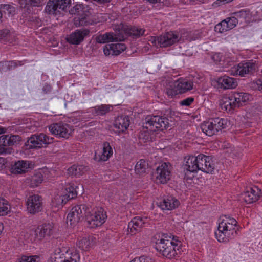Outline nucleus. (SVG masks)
<instances>
[{
  "label": "nucleus",
  "mask_w": 262,
  "mask_h": 262,
  "mask_svg": "<svg viewBox=\"0 0 262 262\" xmlns=\"http://www.w3.org/2000/svg\"><path fill=\"white\" fill-rule=\"evenodd\" d=\"M136 262H154V260L150 257L142 256L134 259Z\"/></svg>",
  "instance_id": "8fccbe9b"
},
{
  "label": "nucleus",
  "mask_w": 262,
  "mask_h": 262,
  "mask_svg": "<svg viewBox=\"0 0 262 262\" xmlns=\"http://www.w3.org/2000/svg\"><path fill=\"white\" fill-rule=\"evenodd\" d=\"M5 159L0 157V170L3 169L5 166Z\"/></svg>",
  "instance_id": "13d9d810"
},
{
  "label": "nucleus",
  "mask_w": 262,
  "mask_h": 262,
  "mask_svg": "<svg viewBox=\"0 0 262 262\" xmlns=\"http://www.w3.org/2000/svg\"><path fill=\"white\" fill-rule=\"evenodd\" d=\"M176 86V84L175 82L169 85V87L167 88L166 89V93L167 95L170 98H173V97L177 96L179 94H181L178 88Z\"/></svg>",
  "instance_id": "58836bf2"
},
{
  "label": "nucleus",
  "mask_w": 262,
  "mask_h": 262,
  "mask_svg": "<svg viewBox=\"0 0 262 262\" xmlns=\"http://www.w3.org/2000/svg\"><path fill=\"white\" fill-rule=\"evenodd\" d=\"M229 30L228 27V23L224 19L221 23L216 25L214 27V31L219 33H223Z\"/></svg>",
  "instance_id": "37998d69"
},
{
  "label": "nucleus",
  "mask_w": 262,
  "mask_h": 262,
  "mask_svg": "<svg viewBox=\"0 0 262 262\" xmlns=\"http://www.w3.org/2000/svg\"><path fill=\"white\" fill-rule=\"evenodd\" d=\"M9 63L7 61L0 62L1 70L2 72H6L9 71L7 67V64Z\"/></svg>",
  "instance_id": "4d7b16f0"
},
{
  "label": "nucleus",
  "mask_w": 262,
  "mask_h": 262,
  "mask_svg": "<svg viewBox=\"0 0 262 262\" xmlns=\"http://www.w3.org/2000/svg\"><path fill=\"white\" fill-rule=\"evenodd\" d=\"M113 108L112 106L106 104H102L93 107L92 113L97 116H102L110 112Z\"/></svg>",
  "instance_id": "c756f323"
},
{
  "label": "nucleus",
  "mask_w": 262,
  "mask_h": 262,
  "mask_svg": "<svg viewBox=\"0 0 262 262\" xmlns=\"http://www.w3.org/2000/svg\"><path fill=\"white\" fill-rule=\"evenodd\" d=\"M39 259L38 256H22L19 259L18 262H38Z\"/></svg>",
  "instance_id": "49530a36"
},
{
  "label": "nucleus",
  "mask_w": 262,
  "mask_h": 262,
  "mask_svg": "<svg viewBox=\"0 0 262 262\" xmlns=\"http://www.w3.org/2000/svg\"><path fill=\"white\" fill-rule=\"evenodd\" d=\"M130 124L128 116L122 115L117 117L114 123V126L118 133L123 132L127 129Z\"/></svg>",
  "instance_id": "b1692460"
},
{
  "label": "nucleus",
  "mask_w": 262,
  "mask_h": 262,
  "mask_svg": "<svg viewBox=\"0 0 262 262\" xmlns=\"http://www.w3.org/2000/svg\"><path fill=\"white\" fill-rule=\"evenodd\" d=\"M49 129L53 135L58 136L60 137H66V128L61 123L51 125L49 127Z\"/></svg>",
  "instance_id": "cd10ccee"
},
{
  "label": "nucleus",
  "mask_w": 262,
  "mask_h": 262,
  "mask_svg": "<svg viewBox=\"0 0 262 262\" xmlns=\"http://www.w3.org/2000/svg\"><path fill=\"white\" fill-rule=\"evenodd\" d=\"M7 62L9 63L7 64V67L8 69H9V71L12 70V67L11 66V61H7Z\"/></svg>",
  "instance_id": "052dcab7"
},
{
  "label": "nucleus",
  "mask_w": 262,
  "mask_h": 262,
  "mask_svg": "<svg viewBox=\"0 0 262 262\" xmlns=\"http://www.w3.org/2000/svg\"><path fill=\"white\" fill-rule=\"evenodd\" d=\"M182 167L186 175L189 172L194 173L199 170L212 174L215 169V164L211 157L199 154L198 156L185 157Z\"/></svg>",
  "instance_id": "f03ea898"
},
{
  "label": "nucleus",
  "mask_w": 262,
  "mask_h": 262,
  "mask_svg": "<svg viewBox=\"0 0 262 262\" xmlns=\"http://www.w3.org/2000/svg\"><path fill=\"white\" fill-rule=\"evenodd\" d=\"M52 91V86L50 84L46 83L45 84H43L42 88L41 94L42 95H48L51 93Z\"/></svg>",
  "instance_id": "de8ad7c7"
},
{
  "label": "nucleus",
  "mask_w": 262,
  "mask_h": 262,
  "mask_svg": "<svg viewBox=\"0 0 262 262\" xmlns=\"http://www.w3.org/2000/svg\"><path fill=\"white\" fill-rule=\"evenodd\" d=\"M182 39V36L177 32H166L160 36L155 37L152 42L159 45L160 47H167L174 45Z\"/></svg>",
  "instance_id": "9b49d317"
},
{
  "label": "nucleus",
  "mask_w": 262,
  "mask_h": 262,
  "mask_svg": "<svg viewBox=\"0 0 262 262\" xmlns=\"http://www.w3.org/2000/svg\"><path fill=\"white\" fill-rule=\"evenodd\" d=\"M260 190L257 187L250 188L249 190L244 192L242 198L247 204H251L257 201L261 195Z\"/></svg>",
  "instance_id": "a211bd4d"
},
{
  "label": "nucleus",
  "mask_w": 262,
  "mask_h": 262,
  "mask_svg": "<svg viewBox=\"0 0 262 262\" xmlns=\"http://www.w3.org/2000/svg\"><path fill=\"white\" fill-rule=\"evenodd\" d=\"M170 165L169 163H163L157 167L153 176L157 183L166 184L170 178Z\"/></svg>",
  "instance_id": "ddd939ff"
},
{
  "label": "nucleus",
  "mask_w": 262,
  "mask_h": 262,
  "mask_svg": "<svg viewBox=\"0 0 262 262\" xmlns=\"http://www.w3.org/2000/svg\"><path fill=\"white\" fill-rule=\"evenodd\" d=\"M27 209L32 214L40 212L42 209V197L38 194L29 196L27 201Z\"/></svg>",
  "instance_id": "2eb2a0df"
},
{
  "label": "nucleus",
  "mask_w": 262,
  "mask_h": 262,
  "mask_svg": "<svg viewBox=\"0 0 262 262\" xmlns=\"http://www.w3.org/2000/svg\"><path fill=\"white\" fill-rule=\"evenodd\" d=\"M225 20L228 23V27L229 30H231L234 28L237 25L238 22L237 18L234 15L231 17L227 18Z\"/></svg>",
  "instance_id": "a18cd8bd"
},
{
  "label": "nucleus",
  "mask_w": 262,
  "mask_h": 262,
  "mask_svg": "<svg viewBox=\"0 0 262 262\" xmlns=\"http://www.w3.org/2000/svg\"><path fill=\"white\" fill-rule=\"evenodd\" d=\"M67 262H77L79 259V255L76 250H67Z\"/></svg>",
  "instance_id": "e433bc0d"
},
{
  "label": "nucleus",
  "mask_w": 262,
  "mask_h": 262,
  "mask_svg": "<svg viewBox=\"0 0 262 262\" xmlns=\"http://www.w3.org/2000/svg\"><path fill=\"white\" fill-rule=\"evenodd\" d=\"M21 141V137L18 135H9L8 137V146L16 145Z\"/></svg>",
  "instance_id": "c03bdc74"
},
{
  "label": "nucleus",
  "mask_w": 262,
  "mask_h": 262,
  "mask_svg": "<svg viewBox=\"0 0 262 262\" xmlns=\"http://www.w3.org/2000/svg\"><path fill=\"white\" fill-rule=\"evenodd\" d=\"M250 97L248 93L236 92L229 97L223 98L220 104L222 110L232 112L234 108L239 107L248 101Z\"/></svg>",
  "instance_id": "0eeeda50"
},
{
  "label": "nucleus",
  "mask_w": 262,
  "mask_h": 262,
  "mask_svg": "<svg viewBox=\"0 0 262 262\" xmlns=\"http://www.w3.org/2000/svg\"><path fill=\"white\" fill-rule=\"evenodd\" d=\"M95 40H96V42L99 43H107L104 34H99V35H97L95 38Z\"/></svg>",
  "instance_id": "5fc2aeb1"
},
{
  "label": "nucleus",
  "mask_w": 262,
  "mask_h": 262,
  "mask_svg": "<svg viewBox=\"0 0 262 262\" xmlns=\"http://www.w3.org/2000/svg\"><path fill=\"white\" fill-rule=\"evenodd\" d=\"M53 226L52 224L45 223L39 225L35 230V235L39 240L50 236L53 233Z\"/></svg>",
  "instance_id": "412c9836"
},
{
  "label": "nucleus",
  "mask_w": 262,
  "mask_h": 262,
  "mask_svg": "<svg viewBox=\"0 0 262 262\" xmlns=\"http://www.w3.org/2000/svg\"><path fill=\"white\" fill-rule=\"evenodd\" d=\"M160 2L161 0H149V2L152 4L160 3Z\"/></svg>",
  "instance_id": "e2e57ef3"
},
{
  "label": "nucleus",
  "mask_w": 262,
  "mask_h": 262,
  "mask_svg": "<svg viewBox=\"0 0 262 262\" xmlns=\"http://www.w3.org/2000/svg\"><path fill=\"white\" fill-rule=\"evenodd\" d=\"M43 181V176L41 173H37L32 176L31 179V186L32 187L38 186Z\"/></svg>",
  "instance_id": "4c0bfd02"
},
{
  "label": "nucleus",
  "mask_w": 262,
  "mask_h": 262,
  "mask_svg": "<svg viewBox=\"0 0 262 262\" xmlns=\"http://www.w3.org/2000/svg\"><path fill=\"white\" fill-rule=\"evenodd\" d=\"M233 15L237 17L238 20V19L246 20L249 19L251 15L249 9H242L239 11L233 13Z\"/></svg>",
  "instance_id": "f704fd0d"
},
{
  "label": "nucleus",
  "mask_w": 262,
  "mask_h": 262,
  "mask_svg": "<svg viewBox=\"0 0 262 262\" xmlns=\"http://www.w3.org/2000/svg\"><path fill=\"white\" fill-rule=\"evenodd\" d=\"M83 215L86 216L88 226L90 228L101 226L105 223L107 217L106 211L102 208H97L91 213L90 208L85 204H81L72 208L67 216V220L69 221L71 227L72 228Z\"/></svg>",
  "instance_id": "f257e3e1"
},
{
  "label": "nucleus",
  "mask_w": 262,
  "mask_h": 262,
  "mask_svg": "<svg viewBox=\"0 0 262 262\" xmlns=\"http://www.w3.org/2000/svg\"><path fill=\"white\" fill-rule=\"evenodd\" d=\"M103 52L105 55H113V49L111 44L106 45L103 47Z\"/></svg>",
  "instance_id": "603ef678"
},
{
  "label": "nucleus",
  "mask_w": 262,
  "mask_h": 262,
  "mask_svg": "<svg viewBox=\"0 0 262 262\" xmlns=\"http://www.w3.org/2000/svg\"><path fill=\"white\" fill-rule=\"evenodd\" d=\"M33 165L32 163L29 161L18 160L12 163L10 171L14 174L25 173L31 169Z\"/></svg>",
  "instance_id": "dca6fc26"
},
{
  "label": "nucleus",
  "mask_w": 262,
  "mask_h": 262,
  "mask_svg": "<svg viewBox=\"0 0 262 262\" xmlns=\"http://www.w3.org/2000/svg\"><path fill=\"white\" fill-rule=\"evenodd\" d=\"M6 132V129L3 127L0 126V135Z\"/></svg>",
  "instance_id": "680f3d73"
},
{
  "label": "nucleus",
  "mask_w": 262,
  "mask_h": 262,
  "mask_svg": "<svg viewBox=\"0 0 262 262\" xmlns=\"http://www.w3.org/2000/svg\"><path fill=\"white\" fill-rule=\"evenodd\" d=\"M53 138L49 137L43 133L32 135L25 143L26 149H38L46 147L53 142Z\"/></svg>",
  "instance_id": "1a4fd4ad"
},
{
  "label": "nucleus",
  "mask_w": 262,
  "mask_h": 262,
  "mask_svg": "<svg viewBox=\"0 0 262 262\" xmlns=\"http://www.w3.org/2000/svg\"><path fill=\"white\" fill-rule=\"evenodd\" d=\"M4 229L3 224L2 222H0V234L2 232V231Z\"/></svg>",
  "instance_id": "0e129e2a"
},
{
  "label": "nucleus",
  "mask_w": 262,
  "mask_h": 262,
  "mask_svg": "<svg viewBox=\"0 0 262 262\" xmlns=\"http://www.w3.org/2000/svg\"><path fill=\"white\" fill-rule=\"evenodd\" d=\"M237 222L234 218L224 215L220 219L217 231L215 232L217 239L219 242H226L234 238L237 234L235 227Z\"/></svg>",
  "instance_id": "20e7f679"
},
{
  "label": "nucleus",
  "mask_w": 262,
  "mask_h": 262,
  "mask_svg": "<svg viewBox=\"0 0 262 262\" xmlns=\"http://www.w3.org/2000/svg\"><path fill=\"white\" fill-rule=\"evenodd\" d=\"M169 125V120L165 117L149 115L147 116L143 122V129L145 132H155L157 130L163 131L166 129Z\"/></svg>",
  "instance_id": "6e6552de"
},
{
  "label": "nucleus",
  "mask_w": 262,
  "mask_h": 262,
  "mask_svg": "<svg viewBox=\"0 0 262 262\" xmlns=\"http://www.w3.org/2000/svg\"><path fill=\"white\" fill-rule=\"evenodd\" d=\"M26 5L31 7H39L41 5L40 0H25Z\"/></svg>",
  "instance_id": "09e8293b"
},
{
  "label": "nucleus",
  "mask_w": 262,
  "mask_h": 262,
  "mask_svg": "<svg viewBox=\"0 0 262 262\" xmlns=\"http://www.w3.org/2000/svg\"><path fill=\"white\" fill-rule=\"evenodd\" d=\"M0 39L11 43H12L15 41L14 35L7 29L0 30Z\"/></svg>",
  "instance_id": "473e14b6"
},
{
  "label": "nucleus",
  "mask_w": 262,
  "mask_h": 262,
  "mask_svg": "<svg viewBox=\"0 0 262 262\" xmlns=\"http://www.w3.org/2000/svg\"><path fill=\"white\" fill-rule=\"evenodd\" d=\"M155 247L164 256L169 259L181 254L182 251L181 242L178 240L174 241L167 234H163L160 239L157 240Z\"/></svg>",
  "instance_id": "7ed1b4c3"
},
{
  "label": "nucleus",
  "mask_w": 262,
  "mask_h": 262,
  "mask_svg": "<svg viewBox=\"0 0 262 262\" xmlns=\"http://www.w3.org/2000/svg\"><path fill=\"white\" fill-rule=\"evenodd\" d=\"M66 10V0H49L45 8V12L51 15L63 16Z\"/></svg>",
  "instance_id": "f8f14e48"
},
{
  "label": "nucleus",
  "mask_w": 262,
  "mask_h": 262,
  "mask_svg": "<svg viewBox=\"0 0 262 262\" xmlns=\"http://www.w3.org/2000/svg\"><path fill=\"white\" fill-rule=\"evenodd\" d=\"M194 101V98L192 97H188L180 102L181 106H189Z\"/></svg>",
  "instance_id": "3c124183"
},
{
  "label": "nucleus",
  "mask_w": 262,
  "mask_h": 262,
  "mask_svg": "<svg viewBox=\"0 0 262 262\" xmlns=\"http://www.w3.org/2000/svg\"><path fill=\"white\" fill-rule=\"evenodd\" d=\"M258 71L257 62L253 60H249L240 62L237 66L233 67L230 72L233 75L246 77L247 75H253Z\"/></svg>",
  "instance_id": "9d476101"
},
{
  "label": "nucleus",
  "mask_w": 262,
  "mask_h": 262,
  "mask_svg": "<svg viewBox=\"0 0 262 262\" xmlns=\"http://www.w3.org/2000/svg\"><path fill=\"white\" fill-rule=\"evenodd\" d=\"M11 205L9 202L0 196V216L7 215L11 211Z\"/></svg>",
  "instance_id": "7c9ffc66"
},
{
  "label": "nucleus",
  "mask_w": 262,
  "mask_h": 262,
  "mask_svg": "<svg viewBox=\"0 0 262 262\" xmlns=\"http://www.w3.org/2000/svg\"><path fill=\"white\" fill-rule=\"evenodd\" d=\"M90 33L88 29L77 30L67 37V41L73 45H79L84 39V37Z\"/></svg>",
  "instance_id": "6ab92c4d"
},
{
  "label": "nucleus",
  "mask_w": 262,
  "mask_h": 262,
  "mask_svg": "<svg viewBox=\"0 0 262 262\" xmlns=\"http://www.w3.org/2000/svg\"><path fill=\"white\" fill-rule=\"evenodd\" d=\"M159 206L163 210H172L180 205V202L176 198L168 195L164 198L162 201L157 203Z\"/></svg>",
  "instance_id": "f3484780"
},
{
  "label": "nucleus",
  "mask_w": 262,
  "mask_h": 262,
  "mask_svg": "<svg viewBox=\"0 0 262 262\" xmlns=\"http://www.w3.org/2000/svg\"><path fill=\"white\" fill-rule=\"evenodd\" d=\"M8 135L0 136V147H4L3 150L5 153L10 154L12 152V149L5 147L8 146Z\"/></svg>",
  "instance_id": "ea45409f"
},
{
  "label": "nucleus",
  "mask_w": 262,
  "mask_h": 262,
  "mask_svg": "<svg viewBox=\"0 0 262 262\" xmlns=\"http://www.w3.org/2000/svg\"><path fill=\"white\" fill-rule=\"evenodd\" d=\"M219 88L223 89H234L237 86L236 79L227 76L219 77L217 80Z\"/></svg>",
  "instance_id": "4be33fe9"
},
{
  "label": "nucleus",
  "mask_w": 262,
  "mask_h": 262,
  "mask_svg": "<svg viewBox=\"0 0 262 262\" xmlns=\"http://www.w3.org/2000/svg\"><path fill=\"white\" fill-rule=\"evenodd\" d=\"M0 8L2 9V12L7 14L9 16H12L15 14V8L9 4H1Z\"/></svg>",
  "instance_id": "a19ab883"
},
{
  "label": "nucleus",
  "mask_w": 262,
  "mask_h": 262,
  "mask_svg": "<svg viewBox=\"0 0 262 262\" xmlns=\"http://www.w3.org/2000/svg\"><path fill=\"white\" fill-rule=\"evenodd\" d=\"M113 154V149L108 142H105L103 145L102 152H96L94 159L97 162L106 161Z\"/></svg>",
  "instance_id": "aec40b11"
},
{
  "label": "nucleus",
  "mask_w": 262,
  "mask_h": 262,
  "mask_svg": "<svg viewBox=\"0 0 262 262\" xmlns=\"http://www.w3.org/2000/svg\"><path fill=\"white\" fill-rule=\"evenodd\" d=\"M130 262H136V261H135V260H134V259H133V260H132Z\"/></svg>",
  "instance_id": "774afa93"
},
{
  "label": "nucleus",
  "mask_w": 262,
  "mask_h": 262,
  "mask_svg": "<svg viewBox=\"0 0 262 262\" xmlns=\"http://www.w3.org/2000/svg\"><path fill=\"white\" fill-rule=\"evenodd\" d=\"M176 86L179 89V91L182 93H184L193 89V83L192 82L186 79H179L174 81Z\"/></svg>",
  "instance_id": "bb28decb"
},
{
  "label": "nucleus",
  "mask_w": 262,
  "mask_h": 262,
  "mask_svg": "<svg viewBox=\"0 0 262 262\" xmlns=\"http://www.w3.org/2000/svg\"><path fill=\"white\" fill-rule=\"evenodd\" d=\"M24 64V61H18V60H11V66L13 69L17 68L18 66H21Z\"/></svg>",
  "instance_id": "6e6d98bb"
},
{
  "label": "nucleus",
  "mask_w": 262,
  "mask_h": 262,
  "mask_svg": "<svg viewBox=\"0 0 262 262\" xmlns=\"http://www.w3.org/2000/svg\"><path fill=\"white\" fill-rule=\"evenodd\" d=\"M212 59L215 63H217L222 61L223 59V55L220 53H216L213 55Z\"/></svg>",
  "instance_id": "864d4df0"
},
{
  "label": "nucleus",
  "mask_w": 262,
  "mask_h": 262,
  "mask_svg": "<svg viewBox=\"0 0 262 262\" xmlns=\"http://www.w3.org/2000/svg\"><path fill=\"white\" fill-rule=\"evenodd\" d=\"M147 167V162L144 160L141 159L136 163L135 171L137 174H142L145 172Z\"/></svg>",
  "instance_id": "72a5a7b5"
},
{
  "label": "nucleus",
  "mask_w": 262,
  "mask_h": 262,
  "mask_svg": "<svg viewBox=\"0 0 262 262\" xmlns=\"http://www.w3.org/2000/svg\"><path fill=\"white\" fill-rule=\"evenodd\" d=\"M116 30L121 31L125 36V39L128 36H132L133 38H138L144 34L145 30L138 28L135 26H128L125 24L121 23L115 28Z\"/></svg>",
  "instance_id": "4468645a"
},
{
  "label": "nucleus",
  "mask_w": 262,
  "mask_h": 262,
  "mask_svg": "<svg viewBox=\"0 0 262 262\" xmlns=\"http://www.w3.org/2000/svg\"><path fill=\"white\" fill-rule=\"evenodd\" d=\"M71 0H67V7L68 6V5L71 4Z\"/></svg>",
  "instance_id": "69168bd1"
},
{
  "label": "nucleus",
  "mask_w": 262,
  "mask_h": 262,
  "mask_svg": "<svg viewBox=\"0 0 262 262\" xmlns=\"http://www.w3.org/2000/svg\"><path fill=\"white\" fill-rule=\"evenodd\" d=\"M2 18V11L0 10V19Z\"/></svg>",
  "instance_id": "338daca9"
},
{
  "label": "nucleus",
  "mask_w": 262,
  "mask_h": 262,
  "mask_svg": "<svg viewBox=\"0 0 262 262\" xmlns=\"http://www.w3.org/2000/svg\"><path fill=\"white\" fill-rule=\"evenodd\" d=\"M118 26L115 25L114 27L115 33L113 32H106L104 33L105 39L107 42H114V41H122L125 39V36L122 33L121 31L116 30V27Z\"/></svg>",
  "instance_id": "393cba45"
},
{
  "label": "nucleus",
  "mask_w": 262,
  "mask_h": 262,
  "mask_svg": "<svg viewBox=\"0 0 262 262\" xmlns=\"http://www.w3.org/2000/svg\"><path fill=\"white\" fill-rule=\"evenodd\" d=\"M77 196V192L74 185L69 184L68 187H67V201L76 198Z\"/></svg>",
  "instance_id": "79ce46f5"
},
{
  "label": "nucleus",
  "mask_w": 262,
  "mask_h": 262,
  "mask_svg": "<svg viewBox=\"0 0 262 262\" xmlns=\"http://www.w3.org/2000/svg\"><path fill=\"white\" fill-rule=\"evenodd\" d=\"M96 242V238L92 236L83 238L77 244V246L82 250H88L95 245Z\"/></svg>",
  "instance_id": "a878e982"
},
{
  "label": "nucleus",
  "mask_w": 262,
  "mask_h": 262,
  "mask_svg": "<svg viewBox=\"0 0 262 262\" xmlns=\"http://www.w3.org/2000/svg\"><path fill=\"white\" fill-rule=\"evenodd\" d=\"M52 262H66V258L63 259V258H61L60 257H56L55 258V260Z\"/></svg>",
  "instance_id": "bf43d9fd"
},
{
  "label": "nucleus",
  "mask_w": 262,
  "mask_h": 262,
  "mask_svg": "<svg viewBox=\"0 0 262 262\" xmlns=\"http://www.w3.org/2000/svg\"><path fill=\"white\" fill-rule=\"evenodd\" d=\"M145 224V222L144 220L140 216L133 218L128 223V232L132 235L136 234V232L140 231Z\"/></svg>",
  "instance_id": "5701e85b"
},
{
  "label": "nucleus",
  "mask_w": 262,
  "mask_h": 262,
  "mask_svg": "<svg viewBox=\"0 0 262 262\" xmlns=\"http://www.w3.org/2000/svg\"><path fill=\"white\" fill-rule=\"evenodd\" d=\"M82 166L72 165L67 170V174L71 177H78L83 172Z\"/></svg>",
  "instance_id": "2f4dec72"
},
{
  "label": "nucleus",
  "mask_w": 262,
  "mask_h": 262,
  "mask_svg": "<svg viewBox=\"0 0 262 262\" xmlns=\"http://www.w3.org/2000/svg\"><path fill=\"white\" fill-rule=\"evenodd\" d=\"M70 14H76L74 18V24L76 27L88 26L92 24L91 19V10L88 6L77 4L69 11Z\"/></svg>",
  "instance_id": "423d86ee"
},
{
  "label": "nucleus",
  "mask_w": 262,
  "mask_h": 262,
  "mask_svg": "<svg viewBox=\"0 0 262 262\" xmlns=\"http://www.w3.org/2000/svg\"><path fill=\"white\" fill-rule=\"evenodd\" d=\"M65 196L66 195L63 192H60L55 195L52 200L51 205L52 208L57 209V210L62 208L64 204V200L66 199Z\"/></svg>",
  "instance_id": "c85d7f7f"
},
{
  "label": "nucleus",
  "mask_w": 262,
  "mask_h": 262,
  "mask_svg": "<svg viewBox=\"0 0 262 262\" xmlns=\"http://www.w3.org/2000/svg\"><path fill=\"white\" fill-rule=\"evenodd\" d=\"M111 45L113 49V55L115 56L119 55L126 48V45L123 43L111 44Z\"/></svg>",
  "instance_id": "c9c22d12"
},
{
  "label": "nucleus",
  "mask_w": 262,
  "mask_h": 262,
  "mask_svg": "<svg viewBox=\"0 0 262 262\" xmlns=\"http://www.w3.org/2000/svg\"><path fill=\"white\" fill-rule=\"evenodd\" d=\"M230 125L227 118L217 117L211 118L201 125V128L206 135L212 136L217 134Z\"/></svg>",
  "instance_id": "39448f33"
}]
</instances>
